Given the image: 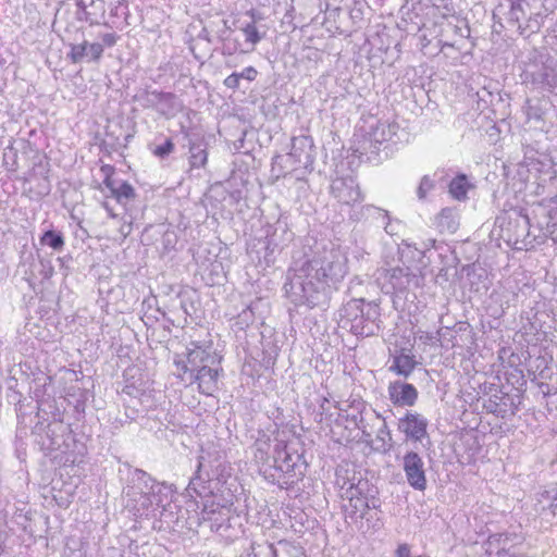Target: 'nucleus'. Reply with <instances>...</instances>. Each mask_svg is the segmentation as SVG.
Masks as SVG:
<instances>
[{"label": "nucleus", "instance_id": "nucleus-36", "mask_svg": "<svg viewBox=\"0 0 557 557\" xmlns=\"http://www.w3.org/2000/svg\"><path fill=\"white\" fill-rule=\"evenodd\" d=\"M396 557H411L408 544H400L396 550Z\"/></svg>", "mask_w": 557, "mask_h": 557}, {"label": "nucleus", "instance_id": "nucleus-26", "mask_svg": "<svg viewBox=\"0 0 557 557\" xmlns=\"http://www.w3.org/2000/svg\"><path fill=\"white\" fill-rule=\"evenodd\" d=\"M361 215L376 219L381 224H384V228L387 231L389 220L387 211L372 205H367L361 208Z\"/></svg>", "mask_w": 557, "mask_h": 557}, {"label": "nucleus", "instance_id": "nucleus-35", "mask_svg": "<svg viewBox=\"0 0 557 557\" xmlns=\"http://www.w3.org/2000/svg\"><path fill=\"white\" fill-rule=\"evenodd\" d=\"M523 4L532 12V10H540L543 7V0H523Z\"/></svg>", "mask_w": 557, "mask_h": 557}, {"label": "nucleus", "instance_id": "nucleus-4", "mask_svg": "<svg viewBox=\"0 0 557 557\" xmlns=\"http://www.w3.org/2000/svg\"><path fill=\"white\" fill-rule=\"evenodd\" d=\"M531 223L527 214L515 212L509 215L507 225L503 227V236L507 237V242L512 243L517 249L527 248L536 238L531 234Z\"/></svg>", "mask_w": 557, "mask_h": 557}, {"label": "nucleus", "instance_id": "nucleus-10", "mask_svg": "<svg viewBox=\"0 0 557 557\" xmlns=\"http://www.w3.org/2000/svg\"><path fill=\"white\" fill-rule=\"evenodd\" d=\"M191 346L187 348V364L183 367L184 372H195L207 364H220L221 358L211 346L202 347L195 343Z\"/></svg>", "mask_w": 557, "mask_h": 557}, {"label": "nucleus", "instance_id": "nucleus-30", "mask_svg": "<svg viewBox=\"0 0 557 557\" xmlns=\"http://www.w3.org/2000/svg\"><path fill=\"white\" fill-rule=\"evenodd\" d=\"M222 510H226V508L223 506H220L219 504H215L213 502L211 504H205L202 511H201L202 519L203 520H212L213 516L216 512L221 515Z\"/></svg>", "mask_w": 557, "mask_h": 557}, {"label": "nucleus", "instance_id": "nucleus-43", "mask_svg": "<svg viewBox=\"0 0 557 557\" xmlns=\"http://www.w3.org/2000/svg\"><path fill=\"white\" fill-rule=\"evenodd\" d=\"M112 218H115L116 215L113 213V211L109 212Z\"/></svg>", "mask_w": 557, "mask_h": 557}, {"label": "nucleus", "instance_id": "nucleus-44", "mask_svg": "<svg viewBox=\"0 0 557 557\" xmlns=\"http://www.w3.org/2000/svg\"><path fill=\"white\" fill-rule=\"evenodd\" d=\"M108 1H109V0H106V8H107V7H109V5H108Z\"/></svg>", "mask_w": 557, "mask_h": 557}, {"label": "nucleus", "instance_id": "nucleus-27", "mask_svg": "<svg viewBox=\"0 0 557 557\" xmlns=\"http://www.w3.org/2000/svg\"><path fill=\"white\" fill-rule=\"evenodd\" d=\"M190 165L193 168H202L207 163V151L197 144H191L189 147Z\"/></svg>", "mask_w": 557, "mask_h": 557}, {"label": "nucleus", "instance_id": "nucleus-17", "mask_svg": "<svg viewBox=\"0 0 557 557\" xmlns=\"http://www.w3.org/2000/svg\"><path fill=\"white\" fill-rule=\"evenodd\" d=\"M537 225L545 236L557 242V199L550 203L548 209H542Z\"/></svg>", "mask_w": 557, "mask_h": 557}, {"label": "nucleus", "instance_id": "nucleus-20", "mask_svg": "<svg viewBox=\"0 0 557 557\" xmlns=\"http://www.w3.org/2000/svg\"><path fill=\"white\" fill-rule=\"evenodd\" d=\"M273 450L272 445L270 443V438L265 435L257 438L255 443V459L257 462L265 466L272 467L271 461H273Z\"/></svg>", "mask_w": 557, "mask_h": 557}, {"label": "nucleus", "instance_id": "nucleus-33", "mask_svg": "<svg viewBox=\"0 0 557 557\" xmlns=\"http://www.w3.org/2000/svg\"><path fill=\"white\" fill-rule=\"evenodd\" d=\"M238 77L242 79H247L249 82H252L256 79L258 75V71L253 66H248L243 70V72L237 73Z\"/></svg>", "mask_w": 557, "mask_h": 557}, {"label": "nucleus", "instance_id": "nucleus-13", "mask_svg": "<svg viewBox=\"0 0 557 557\" xmlns=\"http://www.w3.org/2000/svg\"><path fill=\"white\" fill-rule=\"evenodd\" d=\"M77 16L81 21L98 24L106 14V0H76Z\"/></svg>", "mask_w": 557, "mask_h": 557}, {"label": "nucleus", "instance_id": "nucleus-9", "mask_svg": "<svg viewBox=\"0 0 557 557\" xmlns=\"http://www.w3.org/2000/svg\"><path fill=\"white\" fill-rule=\"evenodd\" d=\"M422 458L414 451H409L404 456L403 468L410 486L418 491L426 488V478L423 468Z\"/></svg>", "mask_w": 557, "mask_h": 557}, {"label": "nucleus", "instance_id": "nucleus-1", "mask_svg": "<svg viewBox=\"0 0 557 557\" xmlns=\"http://www.w3.org/2000/svg\"><path fill=\"white\" fill-rule=\"evenodd\" d=\"M347 272L346 256L338 248H325L288 274L284 290L295 305L315 307L325 300L327 289L337 287Z\"/></svg>", "mask_w": 557, "mask_h": 557}, {"label": "nucleus", "instance_id": "nucleus-5", "mask_svg": "<svg viewBox=\"0 0 557 557\" xmlns=\"http://www.w3.org/2000/svg\"><path fill=\"white\" fill-rule=\"evenodd\" d=\"M136 99L143 108L153 109L165 116L173 115L180 109L176 97L171 92L145 90Z\"/></svg>", "mask_w": 557, "mask_h": 557}, {"label": "nucleus", "instance_id": "nucleus-18", "mask_svg": "<svg viewBox=\"0 0 557 557\" xmlns=\"http://www.w3.org/2000/svg\"><path fill=\"white\" fill-rule=\"evenodd\" d=\"M368 309L364 311V300L363 299H352L350 300L344 308L345 313L348 317L354 314V321L358 319V313H360V319L372 320L376 319L379 315V308L375 305L368 304Z\"/></svg>", "mask_w": 557, "mask_h": 557}, {"label": "nucleus", "instance_id": "nucleus-19", "mask_svg": "<svg viewBox=\"0 0 557 557\" xmlns=\"http://www.w3.org/2000/svg\"><path fill=\"white\" fill-rule=\"evenodd\" d=\"M248 13L251 15L252 20H251V22L245 24L242 27V32L245 36V42L250 45V49L247 50L246 52L252 51L255 49V46L258 42H260L265 35V33H260L256 26V22H257V20L260 18V16H256L255 11H252V10L249 11Z\"/></svg>", "mask_w": 557, "mask_h": 557}, {"label": "nucleus", "instance_id": "nucleus-31", "mask_svg": "<svg viewBox=\"0 0 557 557\" xmlns=\"http://www.w3.org/2000/svg\"><path fill=\"white\" fill-rule=\"evenodd\" d=\"M434 188L433 181L428 176L424 175L421 178V182L417 189V195L420 200H423L426 197V194Z\"/></svg>", "mask_w": 557, "mask_h": 557}, {"label": "nucleus", "instance_id": "nucleus-38", "mask_svg": "<svg viewBox=\"0 0 557 557\" xmlns=\"http://www.w3.org/2000/svg\"><path fill=\"white\" fill-rule=\"evenodd\" d=\"M132 232V222H124L120 227L121 235L125 238Z\"/></svg>", "mask_w": 557, "mask_h": 557}, {"label": "nucleus", "instance_id": "nucleus-2", "mask_svg": "<svg viewBox=\"0 0 557 557\" xmlns=\"http://www.w3.org/2000/svg\"><path fill=\"white\" fill-rule=\"evenodd\" d=\"M522 77L525 84L557 96V64L552 58L543 54L535 55L525 65Z\"/></svg>", "mask_w": 557, "mask_h": 557}, {"label": "nucleus", "instance_id": "nucleus-37", "mask_svg": "<svg viewBox=\"0 0 557 557\" xmlns=\"http://www.w3.org/2000/svg\"><path fill=\"white\" fill-rule=\"evenodd\" d=\"M102 42H103V44H101L102 46L104 45V46H108V47H112L116 42V37L112 33L104 34L102 36Z\"/></svg>", "mask_w": 557, "mask_h": 557}, {"label": "nucleus", "instance_id": "nucleus-3", "mask_svg": "<svg viewBox=\"0 0 557 557\" xmlns=\"http://www.w3.org/2000/svg\"><path fill=\"white\" fill-rule=\"evenodd\" d=\"M137 486L139 491L141 506L149 509L161 508V516L166 511V507L171 505L174 491L171 485L165 483H156L146 472L136 470L135 472Z\"/></svg>", "mask_w": 557, "mask_h": 557}, {"label": "nucleus", "instance_id": "nucleus-32", "mask_svg": "<svg viewBox=\"0 0 557 557\" xmlns=\"http://www.w3.org/2000/svg\"><path fill=\"white\" fill-rule=\"evenodd\" d=\"M173 150H174V144L172 143L171 139H166V141L163 145L158 146L154 149L153 153L158 157L163 158V157L170 154Z\"/></svg>", "mask_w": 557, "mask_h": 557}, {"label": "nucleus", "instance_id": "nucleus-24", "mask_svg": "<svg viewBox=\"0 0 557 557\" xmlns=\"http://www.w3.org/2000/svg\"><path fill=\"white\" fill-rule=\"evenodd\" d=\"M527 9V5L523 4V0L510 1V9L507 12L508 22L521 28L520 21L525 17Z\"/></svg>", "mask_w": 557, "mask_h": 557}, {"label": "nucleus", "instance_id": "nucleus-8", "mask_svg": "<svg viewBox=\"0 0 557 557\" xmlns=\"http://www.w3.org/2000/svg\"><path fill=\"white\" fill-rule=\"evenodd\" d=\"M331 194L343 205L350 206L362 200L359 184L350 175L334 178L331 184Z\"/></svg>", "mask_w": 557, "mask_h": 557}, {"label": "nucleus", "instance_id": "nucleus-25", "mask_svg": "<svg viewBox=\"0 0 557 557\" xmlns=\"http://www.w3.org/2000/svg\"><path fill=\"white\" fill-rule=\"evenodd\" d=\"M469 187H470V184L467 180V176L459 175L450 182L449 193L451 194V196L454 198L461 200L467 197Z\"/></svg>", "mask_w": 557, "mask_h": 557}, {"label": "nucleus", "instance_id": "nucleus-28", "mask_svg": "<svg viewBox=\"0 0 557 557\" xmlns=\"http://www.w3.org/2000/svg\"><path fill=\"white\" fill-rule=\"evenodd\" d=\"M42 245H47L54 250H61L64 246V238L61 233L47 231L40 238Z\"/></svg>", "mask_w": 557, "mask_h": 557}, {"label": "nucleus", "instance_id": "nucleus-12", "mask_svg": "<svg viewBox=\"0 0 557 557\" xmlns=\"http://www.w3.org/2000/svg\"><path fill=\"white\" fill-rule=\"evenodd\" d=\"M389 400L395 406H413L418 399L417 388L403 381L391 382L387 388Z\"/></svg>", "mask_w": 557, "mask_h": 557}, {"label": "nucleus", "instance_id": "nucleus-23", "mask_svg": "<svg viewBox=\"0 0 557 557\" xmlns=\"http://www.w3.org/2000/svg\"><path fill=\"white\" fill-rule=\"evenodd\" d=\"M393 446V438L391 431L383 420L382 425L379 428L375 436V450L381 453H387Z\"/></svg>", "mask_w": 557, "mask_h": 557}, {"label": "nucleus", "instance_id": "nucleus-41", "mask_svg": "<svg viewBox=\"0 0 557 557\" xmlns=\"http://www.w3.org/2000/svg\"><path fill=\"white\" fill-rule=\"evenodd\" d=\"M121 1L122 0H109L108 5L109 8H116L121 3Z\"/></svg>", "mask_w": 557, "mask_h": 557}, {"label": "nucleus", "instance_id": "nucleus-7", "mask_svg": "<svg viewBox=\"0 0 557 557\" xmlns=\"http://www.w3.org/2000/svg\"><path fill=\"white\" fill-rule=\"evenodd\" d=\"M386 280L396 293H404L411 288H419L423 284V276L419 270H411L408 267L393 268L387 270Z\"/></svg>", "mask_w": 557, "mask_h": 557}, {"label": "nucleus", "instance_id": "nucleus-6", "mask_svg": "<svg viewBox=\"0 0 557 557\" xmlns=\"http://www.w3.org/2000/svg\"><path fill=\"white\" fill-rule=\"evenodd\" d=\"M301 455L297 451H290L289 447L283 442H276L273 450L272 467L290 476H301Z\"/></svg>", "mask_w": 557, "mask_h": 557}, {"label": "nucleus", "instance_id": "nucleus-40", "mask_svg": "<svg viewBox=\"0 0 557 557\" xmlns=\"http://www.w3.org/2000/svg\"><path fill=\"white\" fill-rule=\"evenodd\" d=\"M362 507V511H361V516L363 515V509L367 507V503L364 502V499L362 498H357L356 499V504H355V507L358 508V507Z\"/></svg>", "mask_w": 557, "mask_h": 557}, {"label": "nucleus", "instance_id": "nucleus-21", "mask_svg": "<svg viewBox=\"0 0 557 557\" xmlns=\"http://www.w3.org/2000/svg\"><path fill=\"white\" fill-rule=\"evenodd\" d=\"M104 184L119 202L135 198V190L127 182H123L119 186H115L114 182L110 177H107L104 180Z\"/></svg>", "mask_w": 557, "mask_h": 557}, {"label": "nucleus", "instance_id": "nucleus-42", "mask_svg": "<svg viewBox=\"0 0 557 557\" xmlns=\"http://www.w3.org/2000/svg\"><path fill=\"white\" fill-rule=\"evenodd\" d=\"M271 550L273 553V555L275 556L276 555V550L271 546Z\"/></svg>", "mask_w": 557, "mask_h": 557}, {"label": "nucleus", "instance_id": "nucleus-11", "mask_svg": "<svg viewBox=\"0 0 557 557\" xmlns=\"http://www.w3.org/2000/svg\"><path fill=\"white\" fill-rule=\"evenodd\" d=\"M428 420L418 412L407 411L406 414L398 420V430L407 437L414 441H422L428 435Z\"/></svg>", "mask_w": 557, "mask_h": 557}, {"label": "nucleus", "instance_id": "nucleus-39", "mask_svg": "<svg viewBox=\"0 0 557 557\" xmlns=\"http://www.w3.org/2000/svg\"><path fill=\"white\" fill-rule=\"evenodd\" d=\"M350 17L354 22L362 20V10L360 8H354L350 10Z\"/></svg>", "mask_w": 557, "mask_h": 557}, {"label": "nucleus", "instance_id": "nucleus-16", "mask_svg": "<svg viewBox=\"0 0 557 557\" xmlns=\"http://www.w3.org/2000/svg\"><path fill=\"white\" fill-rule=\"evenodd\" d=\"M103 53V46L99 42L83 41L82 44L72 45L70 58L72 62L78 63L88 58L92 61H98Z\"/></svg>", "mask_w": 557, "mask_h": 557}, {"label": "nucleus", "instance_id": "nucleus-22", "mask_svg": "<svg viewBox=\"0 0 557 557\" xmlns=\"http://www.w3.org/2000/svg\"><path fill=\"white\" fill-rule=\"evenodd\" d=\"M416 364L417 362L413 359V356L401 354L394 358L389 370L408 377L416 368Z\"/></svg>", "mask_w": 557, "mask_h": 557}, {"label": "nucleus", "instance_id": "nucleus-29", "mask_svg": "<svg viewBox=\"0 0 557 557\" xmlns=\"http://www.w3.org/2000/svg\"><path fill=\"white\" fill-rule=\"evenodd\" d=\"M524 113L527 115L528 121L534 120L540 121L543 116V110L540 107L539 101L533 102L531 99H527L525 104L523 107Z\"/></svg>", "mask_w": 557, "mask_h": 557}, {"label": "nucleus", "instance_id": "nucleus-34", "mask_svg": "<svg viewBox=\"0 0 557 557\" xmlns=\"http://www.w3.org/2000/svg\"><path fill=\"white\" fill-rule=\"evenodd\" d=\"M239 81L240 78L238 77L237 73H232L224 79L223 84L230 89H237L239 87Z\"/></svg>", "mask_w": 557, "mask_h": 557}, {"label": "nucleus", "instance_id": "nucleus-14", "mask_svg": "<svg viewBox=\"0 0 557 557\" xmlns=\"http://www.w3.org/2000/svg\"><path fill=\"white\" fill-rule=\"evenodd\" d=\"M219 364H207L199 368L195 375L198 388L202 394L212 395L218 389Z\"/></svg>", "mask_w": 557, "mask_h": 557}, {"label": "nucleus", "instance_id": "nucleus-15", "mask_svg": "<svg viewBox=\"0 0 557 557\" xmlns=\"http://www.w3.org/2000/svg\"><path fill=\"white\" fill-rule=\"evenodd\" d=\"M289 156L304 166L311 165L314 160L312 139L308 136L294 137Z\"/></svg>", "mask_w": 557, "mask_h": 557}]
</instances>
